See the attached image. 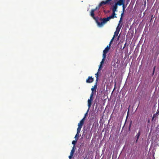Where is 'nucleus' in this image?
<instances>
[{"instance_id": "obj_1", "label": "nucleus", "mask_w": 159, "mask_h": 159, "mask_svg": "<svg viewBox=\"0 0 159 159\" xmlns=\"http://www.w3.org/2000/svg\"><path fill=\"white\" fill-rule=\"evenodd\" d=\"M121 20L119 22L118 25L116 28V31L114 33V35L112 39H111L110 43L108 45H107L105 49L103 50V54L102 55V61L100 62V64L99 66V68L98 69V71H99L101 70L102 68V65L104 63V61L105 60L106 57L107 53L108 52L109 50L111 44L112 43L113 40L114 38L116 37H117L120 31L121 26H120V23Z\"/></svg>"}, {"instance_id": "obj_2", "label": "nucleus", "mask_w": 159, "mask_h": 159, "mask_svg": "<svg viewBox=\"0 0 159 159\" xmlns=\"http://www.w3.org/2000/svg\"><path fill=\"white\" fill-rule=\"evenodd\" d=\"M116 14L115 12H113L112 15L107 17V18H104L102 20H101V22H99L97 20H96V22L98 25V27H102L108 21H109L110 19H113L115 17H116Z\"/></svg>"}, {"instance_id": "obj_3", "label": "nucleus", "mask_w": 159, "mask_h": 159, "mask_svg": "<svg viewBox=\"0 0 159 159\" xmlns=\"http://www.w3.org/2000/svg\"><path fill=\"white\" fill-rule=\"evenodd\" d=\"M85 120V118H84L78 123V128L77 129V130L80 131L82 128V126L84 124V121Z\"/></svg>"}, {"instance_id": "obj_4", "label": "nucleus", "mask_w": 159, "mask_h": 159, "mask_svg": "<svg viewBox=\"0 0 159 159\" xmlns=\"http://www.w3.org/2000/svg\"><path fill=\"white\" fill-rule=\"evenodd\" d=\"M93 93L91 94V95L90 97V98L89 99H88V105L89 107V109L91 106L92 102L93 100Z\"/></svg>"}, {"instance_id": "obj_5", "label": "nucleus", "mask_w": 159, "mask_h": 159, "mask_svg": "<svg viewBox=\"0 0 159 159\" xmlns=\"http://www.w3.org/2000/svg\"><path fill=\"white\" fill-rule=\"evenodd\" d=\"M125 0H118L116 3V5L119 6H121V5H123L125 4Z\"/></svg>"}, {"instance_id": "obj_6", "label": "nucleus", "mask_w": 159, "mask_h": 159, "mask_svg": "<svg viewBox=\"0 0 159 159\" xmlns=\"http://www.w3.org/2000/svg\"><path fill=\"white\" fill-rule=\"evenodd\" d=\"M112 0H107L105 1H102L100 3V6H102L107 3H110V2Z\"/></svg>"}, {"instance_id": "obj_7", "label": "nucleus", "mask_w": 159, "mask_h": 159, "mask_svg": "<svg viewBox=\"0 0 159 159\" xmlns=\"http://www.w3.org/2000/svg\"><path fill=\"white\" fill-rule=\"evenodd\" d=\"M93 81V78L92 76H89L86 80V82L87 83H91Z\"/></svg>"}, {"instance_id": "obj_8", "label": "nucleus", "mask_w": 159, "mask_h": 159, "mask_svg": "<svg viewBox=\"0 0 159 159\" xmlns=\"http://www.w3.org/2000/svg\"><path fill=\"white\" fill-rule=\"evenodd\" d=\"M95 11V10H94V9L91 10L90 12V15L95 20V18L94 16V12Z\"/></svg>"}, {"instance_id": "obj_9", "label": "nucleus", "mask_w": 159, "mask_h": 159, "mask_svg": "<svg viewBox=\"0 0 159 159\" xmlns=\"http://www.w3.org/2000/svg\"><path fill=\"white\" fill-rule=\"evenodd\" d=\"M80 131L78 130H77V134H76V135L75 136V139H77V140H78V139L79 137L80 136Z\"/></svg>"}, {"instance_id": "obj_10", "label": "nucleus", "mask_w": 159, "mask_h": 159, "mask_svg": "<svg viewBox=\"0 0 159 159\" xmlns=\"http://www.w3.org/2000/svg\"><path fill=\"white\" fill-rule=\"evenodd\" d=\"M118 5H116V4L115 3V5H114L113 7L112 8V11L113 12H115L117 11V6Z\"/></svg>"}, {"instance_id": "obj_11", "label": "nucleus", "mask_w": 159, "mask_h": 159, "mask_svg": "<svg viewBox=\"0 0 159 159\" xmlns=\"http://www.w3.org/2000/svg\"><path fill=\"white\" fill-rule=\"evenodd\" d=\"M140 135V132H139L137 133V134H136V136H135V138L136 139V143H137L138 142Z\"/></svg>"}, {"instance_id": "obj_12", "label": "nucleus", "mask_w": 159, "mask_h": 159, "mask_svg": "<svg viewBox=\"0 0 159 159\" xmlns=\"http://www.w3.org/2000/svg\"><path fill=\"white\" fill-rule=\"evenodd\" d=\"M75 146L74 145L73 147L72 148V149L70 153L72 154H73L75 152Z\"/></svg>"}, {"instance_id": "obj_13", "label": "nucleus", "mask_w": 159, "mask_h": 159, "mask_svg": "<svg viewBox=\"0 0 159 159\" xmlns=\"http://www.w3.org/2000/svg\"><path fill=\"white\" fill-rule=\"evenodd\" d=\"M96 89V88L95 87H93L91 89V90L92 91V93L91 94L93 93V96L94 92L93 91H95Z\"/></svg>"}, {"instance_id": "obj_14", "label": "nucleus", "mask_w": 159, "mask_h": 159, "mask_svg": "<svg viewBox=\"0 0 159 159\" xmlns=\"http://www.w3.org/2000/svg\"><path fill=\"white\" fill-rule=\"evenodd\" d=\"M99 71H98V72L95 74V75H96V81H97L98 80V73Z\"/></svg>"}, {"instance_id": "obj_15", "label": "nucleus", "mask_w": 159, "mask_h": 159, "mask_svg": "<svg viewBox=\"0 0 159 159\" xmlns=\"http://www.w3.org/2000/svg\"><path fill=\"white\" fill-rule=\"evenodd\" d=\"M122 5V7H123V13H122L121 15H123V13H124V10H125V4H123V5Z\"/></svg>"}, {"instance_id": "obj_16", "label": "nucleus", "mask_w": 159, "mask_h": 159, "mask_svg": "<svg viewBox=\"0 0 159 159\" xmlns=\"http://www.w3.org/2000/svg\"><path fill=\"white\" fill-rule=\"evenodd\" d=\"M77 141V139H75V140H73L72 142V143L75 146V145Z\"/></svg>"}, {"instance_id": "obj_17", "label": "nucleus", "mask_w": 159, "mask_h": 159, "mask_svg": "<svg viewBox=\"0 0 159 159\" xmlns=\"http://www.w3.org/2000/svg\"><path fill=\"white\" fill-rule=\"evenodd\" d=\"M101 6H100V4H99V5L98 6H97L96 8L94 9V10H95V11H96V10L97 9H99L100 8V7Z\"/></svg>"}, {"instance_id": "obj_18", "label": "nucleus", "mask_w": 159, "mask_h": 159, "mask_svg": "<svg viewBox=\"0 0 159 159\" xmlns=\"http://www.w3.org/2000/svg\"><path fill=\"white\" fill-rule=\"evenodd\" d=\"M89 108H88V109L86 113V114H85L84 116V118H85V117H86V116L87 115L89 111Z\"/></svg>"}, {"instance_id": "obj_19", "label": "nucleus", "mask_w": 159, "mask_h": 159, "mask_svg": "<svg viewBox=\"0 0 159 159\" xmlns=\"http://www.w3.org/2000/svg\"><path fill=\"white\" fill-rule=\"evenodd\" d=\"M73 154H70V155H69V159H71L72 158V157L73 156Z\"/></svg>"}, {"instance_id": "obj_20", "label": "nucleus", "mask_w": 159, "mask_h": 159, "mask_svg": "<svg viewBox=\"0 0 159 159\" xmlns=\"http://www.w3.org/2000/svg\"><path fill=\"white\" fill-rule=\"evenodd\" d=\"M119 36L118 37V39H119Z\"/></svg>"}]
</instances>
